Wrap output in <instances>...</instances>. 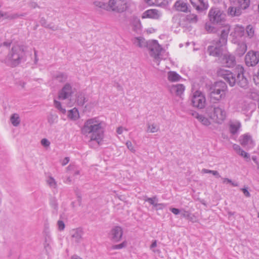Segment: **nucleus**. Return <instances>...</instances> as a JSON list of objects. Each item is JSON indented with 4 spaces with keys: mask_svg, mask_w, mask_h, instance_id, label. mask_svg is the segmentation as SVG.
Here are the masks:
<instances>
[{
    "mask_svg": "<svg viewBox=\"0 0 259 259\" xmlns=\"http://www.w3.org/2000/svg\"><path fill=\"white\" fill-rule=\"evenodd\" d=\"M170 210L175 214H178L180 213V210L178 208H172Z\"/></svg>",
    "mask_w": 259,
    "mask_h": 259,
    "instance_id": "obj_62",
    "label": "nucleus"
},
{
    "mask_svg": "<svg viewBox=\"0 0 259 259\" xmlns=\"http://www.w3.org/2000/svg\"><path fill=\"white\" fill-rule=\"evenodd\" d=\"M40 22L41 25L42 26H44L45 27H46V28L49 27V25L47 24L46 20L45 19L41 18L40 21Z\"/></svg>",
    "mask_w": 259,
    "mask_h": 259,
    "instance_id": "obj_59",
    "label": "nucleus"
},
{
    "mask_svg": "<svg viewBox=\"0 0 259 259\" xmlns=\"http://www.w3.org/2000/svg\"><path fill=\"white\" fill-rule=\"evenodd\" d=\"M11 44H12L11 41H5L3 43L1 44L0 45H1V47L2 46H3L7 47H10Z\"/></svg>",
    "mask_w": 259,
    "mask_h": 259,
    "instance_id": "obj_63",
    "label": "nucleus"
},
{
    "mask_svg": "<svg viewBox=\"0 0 259 259\" xmlns=\"http://www.w3.org/2000/svg\"><path fill=\"white\" fill-rule=\"evenodd\" d=\"M192 115L204 125L208 126L211 123L210 120L203 115L199 114L197 112L193 113Z\"/></svg>",
    "mask_w": 259,
    "mask_h": 259,
    "instance_id": "obj_26",
    "label": "nucleus"
},
{
    "mask_svg": "<svg viewBox=\"0 0 259 259\" xmlns=\"http://www.w3.org/2000/svg\"><path fill=\"white\" fill-rule=\"evenodd\" d=\"M81 133L90 138V142L95 141L100 145L104 138L103 123L97 117L88 119L81 127Z\"/></svg>",
    "mask_w": 259,
    "mask_h": 259,
    "instance_id": "obj_1",
    "label": "nucleus"
},
{
    "mask_svg": "<svg viewBox=\"0 0 259 259\" xmlns=\"http://www.w3.org/2000/svg\"><path fill=\"white\" fill-rule=\"evenodd\" d=\"M123 130L127 131V130L125 128H123L122 126H119L117 128L116 132H117V134L120 135L122 133Z\"/></svg>",
    "mask_w": 259,
    "mask_h": 259,
    "instance_id": "obj_60",
    "label": "nucleus"
},
{
    "mask_svg": "<svg viewBox=\"0 0 259 259\" xmlns=\"http://www.w3.org/2000/svg\"><path fill=\"white\" fill-rule=\"evenodd\" d=\"M125 145L129 150L132 153H135L136 152V149L133 144L130 141H126Z\"/></svg>",
    "mask_w": 259,
    "mask_h": 259,
    "instance_id": "obj_49",
    "label": "nucleus"
},
{
    "mask_svg": "<svg viewBox=\"0 0 259 259\" xmlns=\"http://www.w3.org/2000/svg\"><path fill=\"white\" fill-rule=\"evenodd\" d=\"M72 94V87L69 83H66L59 93L58 98L60 100L68 98Z\"/></svg>",
    "mask_w": 259,
    "mask_h": 259,
    "instance_id": "obj_13",
    "label": "nucleus"
},
{
    "mask_svg": "<svg viewBox=\"0 0 259 259\" xmlns=\"http://www.w3.org/2000/svg\"><path fill=\"white\" fill-rule=\"evenodd\" d=\"M245 33L247 35V36L251 38L254 35V30L251 25H248L246 28Z\"/></svg>",
    "mask_w": 259,
    "mask_h": 259,
    "instance_id": "obj_40",
    "label": "nucleus"
},
{
    "mask_svg": "<svg viewBox=\"0 0 259 259\" xmlns=\"http://www.w3.org/2000/svg\"><path fill=\"white\" fill-rule=\"evenodd\" d=\"M51 240V236L49 234H47L46 236L45 237V247H46L47 246H49V242H50Z\"/></svg>",
    "mask_w": 259,
    "mask_h": 259,
    "instance_id": "obj_56",
    "label": "nucleus"
},
{
    "mask_svg": "<svg viewBox=\"0 0 259 259\" xmlns=\"http://www.w3.org/2000/svg\"><path fill=\"white\" fill-rule=\"evenodd\" d=\"M69 161V158L68 157H65L64 159H63L62 161V165L64 166L66 165Z\"/></svg>",
    "mask_w": 259,
    "mask_h": 259,
    "instance_id": "obj_61",
    "label": "nucleus"
},
{
    "mask_svg": "<svg viewBox=\"0 0 259 259\" xmlns=\"http://www.w3.org/2000/svg\"><path fill=\"white\" fill-rule=\"evenodd\" d=\"M11 123L14 126H17L20 123V119L19 115L17 113L13 114L10 117Z\"/></svg>",
    "mask_w": 259,
    "mask_h": 259,
    "instance_id": "obj_35",
    "label": "nucleus"
},
{
    "mask_svg": "<svg viewBox=\"0 0 259 259\" xmlns=\"http://www.w3.org/2000/svg\"><path fill=\"white\" fill-rule=\"evenodd\" d=\"M192 105L198 109H203L206 103V98L204 94L200 91L194 92L190 98Z\"/></svg>",
    "mask_w": 259,
    "mask_h": 259,
    "instance_id": "obj_7",
    "label": "nucleus"
},
{
    "mask_svg": "<svg viewBox=\"0 0 259 259\" xmlns=\"http://www.w3.org/2000/svg\"><path fill=\"white\" fill-rule=\"evenodd\" d=\"M224 46V45H222L221 44H220L219 41H216L213 45L208 46L207 51L210 55L214 57H219L222 54V47Z\"/></svg>",
    "mask_w": 259,
    "mask_h": 259,
    "instance_id": "obj_11",
    "label": "nucleus"
},
{
    "mask_svg": "<svg viewBox=\"0 0 259 259\" xmlns=\"http://www.w3.org/2000/svg\"><path fill=\"white\" fill-rule=\"evenodd\" d=\"M209 117L214 122L221 124L226 118V112L224 108L221 106L212 105L207 110Z\"/></svg>",
    "mask_w": 259,
    "mask_h": 259,
    "instance_id": "obj_6",
    "label": "nucleus"
},
{
    "mask_svg": "<svg viewBox=\"0 0 259 259\" xmlns=\"http://www.w3.org/2000/svg\"><path fill=\"white\" fill-rule=\"evenodd\" d=\"M101 8L107 11H111V8L110 7V1L108 4L102 3Z\"/></svg>",
    "mask_w": 259,
    "mask_h": 259,
    "instance_id": "obj_51",
    "label": "nucleus"
},
{
    "mask_svg": "<svg viewBox=\"0 0 259 259\" xmlns=\"http://www.w3.org/2000/svg\"><path fill=\"white\" fill-rule=\"evenodd\" d=\"M245 62L248 67L256 65L259 62V52L253 51H249L245 56Z\"/></svg>",
    "mask_w": 259,
    "mask_h": 259,
    "instance_id": "obj_10",
    "label": "nucleus"
},
{
    "mask_svg": "<svg viewBox=\"0 0 259 259\" xmlns=\"http://www.w3.org/2000/svg\"><path fill=\"white\" fill-rule=\"evenodd\" d=\"M145 201L148 202L150 204L152 205L154 207L159 206V208H161L163 205L161 203H158V199L156 196L153 197L152 198H147Z\"/></svg>",
    "mask_w": 259,
    "mask_h": 259,
    "instance_id": "obj_32",
    "label": "nucleus"
},
{
    "mask_svg": "<svg viewBox=\"0 0 259 259\" xmlns=\"http://www.w3.org/2000/svg\"><path fill=\"white\" fill-rule=\"evenodd\" d=\"M252 141L250 136L244 135L240 140V143L243 146H248L252 144Z\"/></svg>",
    "mask_w": 259,
    "mask_h": 259,
    "instance_id": "obj_33",
    "label": "nucleus"
},
{
    "mask_svg": "<svg viewBox=\"0 0 259 259\" xmlns=\"http://www.w3.org/2000/svg\"><path fill=\"white\" fill-rule=\"evenodd\" d=\"M67 171L72 172L73 176L80 174V170L77 168L76 165L73 164H70L67 167Z\"/></svg>",
    "mask_w": 259,
    "mask_h": 259,
    "instance_id": "obj_34",
    "label": "nucleus"
},
{
    "mask_svg": "<svg viewBox=\"0 0 259 259\" xmlns=\"http://www.w3.org/2000/svg\"><path fill=\"white\" fill-rule=\"evenodd\" d=\"M161 16L160 12L155 9H150L146 11L143 14V18H149L157 19Z\"/></svg>",
    "mask_w": 259,
    "mask_h": 259,
    "instance_id": "obj_22",
    "label": "nucleus"
},
{
    "mask_svg": "<svg viewBox=\"0 0 259 259\" xmlns=\"http://www.w3.org/2000/svg\"><path fill=\"white\" fill-rule=\"evenodd\" d=\"M250 4V0H238V7L241 9L242 11L243 10H245L247 8Z\"/></svg>",
    "mask_w": 259,
    "mask_h": 259,
    "instance_id": "obj_38",
    "label": "nucleus"
},
{
    "mask_svg": "<svg viewBox=\"0 0 259 259\" xmlns=\"http://www.w3.org/2000/svg\"><path fill=\"white\" fill-rule=\"evenodd\" d=\"M209 21L212 24L222 23L225 21L226 15L219 8H212L208 13Z\"/></svg>",
    "mask_w": 259,
    "mask_h": 259,
    "instance_id": "obj_8",
    "label": "nucleus"
},
{
    "mask_svg": "<svg viewBox=\"0 0 259 259\" xmlns=\"http://www.w3.org/2000/svg\"><path fill=\"white\" fill-rule=\"evenodd\" d=\"M227 92V86L223 81H218L210 88L209 97L213 102H219L225 98Z\"/></svg>",
    "mask_w": 259,
    "mask_h": 259,
    "instance_id": "obj_5",
    "label": "nucleus"
},
{
    "mask_svg": "<svg viewBox=\"0 0 259 259\" xmlns=\"http://www.w3.org/2000/svg\"><path fill=\"white\" fill-rule=\"evenodd\" d=\"M170 92L174 95L181 96L185 91V87L182 84H177L170 87Z\"/></svg>",
    "mask_w": 259,
    "mask_h": 259,
    "instance_id": "obj_21",
    "label": "nucleus"
},
{
    "mask_svg": "<svg viewBox=\"0 0 259 259\" xmlns=\"http://www.w3.org/2000/svg\"><path fill=\"white\" fill-rule=\"evenodd\" d=\"M50 205L51 207L54 209V211L55 212H57L58 208V205L56 199L53 198L51 200Z\"/></svg>",
    "mask_w": 259,
    "mask_h": 259,
    "instance_id": "obj_46",
    "label": "nucleus"
},
{
    "mask_svg": "<svg viewBox=\"0 0 259 259\" xmlns=\"http://www.w3.org/2000/svg\"><path fill=\"white\" fill-rule=\"evenodd\" d=\"M233 149L238 154L239 152H241L242 149H241L240 147L237 145V144H234L233 145Z\"/></svg>",
    "mask_w": 259,
    "mask_h": 259,
    "instance_id": "obj_57",
    "label": "nucleus"
},
{
    "mask_svg": "<svg viewBox=\"0 0 259 259\" xmlns=\"http://www.w3.org/2000/svg\"><path fill=\"white\" fill-rule=\"evenodd\" d=\"M58 116L56 114H50L48 117V122L52 124L57 122Z\"/></svg>",
    "mask_w": 259,
    "mask_h": 259,
    "instance_id": "obj_44",
    "label": "nucleus"
},
{
    "mask_svg": "<svg viewBox=\"0 0 259 259\" xmlns=\"http://www.w3.org/2000/svg\"><path fill=\"white\" fill-rule=\"evenodd\" d=\"M211 174L218 178L221 177L220 174L217 170H212Z\"/></svg>",
    "mask_w": 259,
    "mask_h": 259,
    "instance_id": "obj_64",
    "label": "nucleus"
},
{
    "mask_svg": "<svg viewBox=\"0 0 259 259\" xmlns=\"http://www.w3.org/2000/svg\"><path fill=\"white\" fill-rule=\"evenodd\" d=\"M126 245L127 242L126 241H123L120 244L113 245L111 248L112 249H120L125 247Z\"/></svg>",
    "mask_w": 259,
    "mask_h": 259,
    "instance_id": "obj_47",
    "label": "nucleus"
},
{
    "mask_svg": "<svg viewBox=\"0 0 259 259\" xmlns=\"http://www.w3.org/2000/svg\"><path fill=\"white\" fill-rule=\"evenodd\" d=\"M76 98V102L78 105L80 106H83L87 101L85 97V95L83 93H77Z\"/></svg>",
    "mask_w": 259,
    "mask_h": 259,
    "instance_id": "obj_36",
    "label": "nucleus"
},
{
    "mask_svg": "<svg viewBox=\"0 0 259 259\" xmlns=\"http://www.w3.org/2000/svg\"><path fill=\"white\" fill-rule=\"evenodd\" d=\"M54 104L55 107L57 109H58L61 112H62V113H65L66 112L65 109L63 108L62 107L61 104L60 102H59L56 100H54Z\"/></svg>",
    "mask_w": 259,
    "mask_h": 259,
    "instance_id": "obj_45",
    "label": "nucleus"
},
{
    "mask_svg": "<svg viewBox=\"0 0 259 259\" xmlns=\"http://www.w3.org/2000/svg\"><path fill=\"white\" fill-rule=\"evenodd\" d=\"M228 14L231 17H236L240 16L242 13V11L238 6H230L228 9Z\"/></svg>",
    "mask_w": 259,
    "mask_h": 259,
    "instance_id": "obj_25",
    "label": "nucleus"
},
{
    "mask_svg": "<svg viewBox=\"0 0 259 259\" xmlns=\"http://www.w3.org/2000/svg\"><path fill=\"white\" fill-rule=\"evenodd\" d=\"M241 190L242 191V192L243 193L244 195L247 197H250V193L249 192V191L247 190V189L246 188H242L241 189Z\"/></svg>",
    "mask_w": 259,
    "mask_h": 259,
    "instance_id": "obj_58",
    "label": "nucleus"
},
{
    "mask_svg": "<svg viewBox=\"0 0 259 259\" xmlns=\"http://www.w3.org/2000/svg\"><path fill=\"white\" fill-rule=\"evenodd\" d=\"M57 225L58 230L62 231L64 230L65 225L63 221L60 220H58L57 223Z\"/></svg>",
    "mask_w": 259,
    "mask_h": 259,
    "instance_id": "obj_50",
    "label": "nucleus"
},
{
    "mask_svg": "<svg viewBox=\"0 0 259 259\" xmlns=\"http://www.w3.org/2000/svg\"><path fill=\"white\" fill-rule=\"evenodd\" d=\"M147 133H154L157 132L159 130V127L156 123L149 122L147 123Z\"/></svg>",
    "mask_w": 259,
    "mask_h": 259,
    "instance_id": "obj_31",
    "label": "nucleus"
},
{
    "mask_svg": "<svg viewBox=\"0 0 259 259\" xmlns=\"http://www.w3.org/2000/svg\"><path fill=\"white\" fill-rule=\"evenodd\" d=\"M241 127V123L238 121L231 122L229 125V130L233 135L236 134Z\"/></svg>",
    "mask_w": 259,
    "mask_h": 259,
    "instance_id": "obj_27",
    "label": "nucleus"
},
{
    "mask_svg": "<svg viewBox=\"0 0 259 259\" xmlns=\"http://www.w3.org/2000/svg\"><path fill=\"white\" fill-rule=\"evenodd\" d=\"M191 4L198 11H203L207 9L208 5L204 0H190Z\"/></svg>",
    "mask_w": 259,
    "mask_h": 259,
    "instance_id": "obj_18",
    "label": "nucleus"
},
{
    "mask_svg": "<svg viewBox=\"0 0 259 259\" xmlns=\"http://www.w3.org/2000/svg\"><path fill=\"white\" fill-rule=\"evenodd\" d=\"M244 69L242 67L238 68V72L234 73L230 70L219 68L217 70L219 76L223 77L231 87L237 84L240 87L246 89L248 85V80L244 76Z\"/></svg>",
    "mask_w": 259,
    "mask_h": 259,
    "instance_id": "obj_2",
    "label": "nucleus"
},
{
    "mask_svg": "<svg viewBox=\"0 0 259 259\" xmlns=\"http://www.w3.org/2000/svg\"><path fill=\"white\" fill-rule=\"evenodd\" d=\"M223 61V63L228 67H233L236 64L235 57L231 54L225 55Z\"/></svg>",
    "mask_w": 259,
    "mask_h": 259,
    "instance_id": "obj_23",
    "label": "nucleus"
},
{
    "mask_svg": "<svg viewBox=\"0 0 259 259\" xmlns=\"http://www.w3.org/2000/svg\"><path fill=\"white\" fill-rule=\"evenodd\" d=\"M186 20L189 23H196L198 21V17L196 15L191 14L187 15L186 17Z\"/></svg>",
    "mask_w": 259,
    "mask_h": 259,
    "instance_id": "obj_39",
    "label": "nucleus"
},
{
    "mask_svg": "<svg viewBox=\"0 0 259 259\" xmlns=\"http://www.w3.org/2000/svg\"><path fill=\"white\" fill-rule=\"evenodd\" d=\"M191 4L198 11H203L207 9L208 5L204 0H190Z\"/></svg>",
    "mask_w": 259,
    "mask_h": 259,
    "instance_id": "obj_17",
    "label": "nucleus"
},
{
    "mask_svg": "<svg viewBox=\"0 0 259 259\" xmlns=\"http://www.w3.org/2000/svg\"><path fill=\"white\" fill-rule=\"evenodd\" d=\"M68 118L72 120H76L79 117V115L77 109L75 108L68 111Z\"/></svg>",
    "mask_w": 259,
    "mask_h": 259,
    "instance_id": "obj_29",
    "label": "nucleus"
},
{
    "mask_svg": "<svg viewBox=\"0 0 259 259\" xmlns=\"http://www.w3.org/2000/svg\"><path fill=\"white\" fill-rule=\"evenodd\" d=\"M191 4L198 11H203L207 9L208 5L204 0H190Z\"/></svg>",
    "mask_w": 259,
    "mask_h": 259,
    "instance_id": "obj_19",
    "label": "nucleus"
},
{
    "mask_svg": "<svg viewBox=\"0 0 259 259\" xmlns=\"http://www.w3.org/2000/svg\"><path fill=\"white\" fill-rule=\"evenodd\" d=\"M56 78L59 82H63L66 80L67 76L64 73H60L56 75Z\"/></svg>",
    "mask_w": 259,
    "mask_h": 259,
    "instance_id": "obj_43",
    "label": "nucleus"
},
{
    "mask_svg": "<svg viewBox=\"0 0 259 259\" xmlns=\"http://www.w3.org/2000/svg\"><path fill=\"white\" fill-rule=\"evenodd\" d=\"M222 180L223 183L224 184H226V183L230 184H231L232 186H233L234 187H237L238 186V184L237 183L233 182L232 181V180L231 179H229L228 178H222Z\"/></svg>",
    "mask_w": 259,
    "mask_h": 259,
    "instance_id": "obj_48",
    "label": "nucleus"
},
{
    "mask_svg": "<svg viewBox=\"0 0 259 259\" xmlns=\"http://www.w3.org/2000/svg\"><path fill=\"white\" fill-rule=\"evenodd\" d=\"M247 45L246 43L242 42L238 44V47L236 50V54L239 56L243 55L247 51Z\"/></svg>",
    "mask_w": 259,
    "mask_h": 259,
    "instance_id": "obj_28",
    "label": "nucleus"
},
{
    "mask_svg": "<svg viewBox=\"0 0 259 259\" xmlns=\"http://www.w3.org/2000/svg\"><path fill=\"white\" fill-rule=\"evenodd\" d=\"M253 79L255 83L259 85V69L257 72L253 75Z\"/></svg>",
    "mask_w": 259,
    "mask_h": 259,
    "instance_id": "obj_54",
    "label": "nucleus"
},
{
    "mask_svg": "<svg viewBox=\"0 0 259 259\" xmlns=\"http://www.w3.org/2000/svg\"><path fill=\"white\" fill-rule=\"evenodd\" d=\"M111 11L121 13L128 8L127 0H110Z\"/></svg>",
    "mask_w": 259,
    "mask_h": 259,
    "instance_id": "obj_9",
    "label": "nucleus"
},
{
    "mask_svg": "<svg viewBox=\"0 0 259 259\" xmlns=\"http://www.w3.org/2000/svg\"><path fill=\"white\" fill-rule=\"evenodd\" d=\"M157 246V241L154 240L151 245H150V249H152V251L155 253H159L160 252V251L159 249H154V248L156 247Z\"/></svg>",
    "mask_w": 259,
    "mask_h": 259,
    "instance_id": "obj_52",
    "label": "nucleus"
},
{
    "mask_svg": "<svg viewBox=\"0 0 259 259\" xmlns=\"http://www.w3.org/2000/svg\"><path fill=\"white\" fill-rule=\"evenodd\" d=\"M238 154L245 159H249V155L242 149Z\"/></svg>",
    "mask_w": 259,
    "mask_h": 259,
    "instance_id": "obj_55",
    "label": "nucleus"
},
{
    "mask_svg": "<svg viewBox=\"0 0 259 259\" xmlns=\"http://www.w3.org/2000/svg\"><path fill=\"white\" fill-rule=\"evenodd\" d=\"M130 25L132 30L134 32L140 33L142 30V25L139 18L136 16H133L131 19Z\"/></svg>",
    "mask_w": 259,
    "mask_h": 259,
    "instance_id": "obj_16",
    "label": "nucleus"
},
{
    "mask_svg": "<svg viewBox=\"0 0 259 259\" xmlns=\"http://www.w3.org/2000/svg\"><path fill=\"white\" fill-rule=\"evenodd\" d=\"M150 5H154L156 6H162L165 5L166 0H145Z\"/></svg>",
    "mask_w": 259,
    "mask_h": 259,
    "instance_id": "obj_37",
    "label": "nucleus"
},
{
    "mask_svg": "<svg viewBox=\"0 0 259 259\" xmlns=\"http://www.w3.org/2000/svg\"><path fill=\"white\" fill-rule=\"evenodd\" d=\"M132 41L136 47L140 48L147 47L150 56L154 58L156 62L162 59L161 53L162 49L157 40H152L147 41L143 37L139 36L134 37Z\"/></svg>",
    "mask_w": 259,
    "mask_h": 259,
    "instance_id": "obj_3",
    "label": "nucleus"
},
{
    "mask_svg": "<svg viewBox=\"0 0 259 259\" xmlns=\"http://www.w3.org/2000/svg\"><path fill=\"white\" fill-rule=\"evenodd\" d=\"M48 185L52 188H56L57 186V182L52 177H49L47 180Z\"/></svg>",
    "mask_w": 259,
    "mask_h": 259,
    "instance_id": "obj_42",
    "label": "nucleus"
},
{
    "mask_svg": "<svg viewBox=\"0 0 259 259\" xmlns=\"http://www.w3.org/2000/svg\"><path fill=\"white\" fill-rule=\"evenodd\" d=\"M70 234L73 241L79 243L82 239L83 231L81 228H78L72 230Z\"/></svg>",
    "mask_w": 259,
    "mask_h": 259,
    "instance_id": "obj_20",
    "label": "nucleus"
},
{
    "mask_svg": "<svg viewBox=\"0 0 259 259\" xmlns=\"http://www.w3.org/2000/svg\"><path fill=\"white\" fill-rule=\"evenodd\" d=\"M230 31V26L226 25L221 27V35L219 40L220 44L222 45H226L227 42V38L228 34Z\"/></svg>",
    "mask_w": 259,
    "mask_h": 259,
    "instance_id": "obj_14",
    "label": "nucleus"
},
{
    "mask_svg": "<svg viewBox=\"0 0 259 259\" xmlns=\"http://www.w3.org/2000/svg\"><path fill=\"white\" fill-rule=\"evenodd\" d=\"M24 56L22 47L13 46L5 59V63L11 67H15L21 63Z\"/></svg>",
    "mask_w": 259,
    "mask_h": 259,
    "instance_id": "obj_4",
    "label": "nucleus"
},
{
    "mask_svg": "<svg viewBox=\"0 0 259 259\" xmlns=\"http://www.w3.org/2000/svg\"><path fill=\"white\" fill-rule=\"evenodd\" d=\"M244 28L241 25H236L234 28V31L232 32L230 35L236 37H241L245 34Z\"/></svg>",
    "mask_w": 259,
    "mask_h": 259,
    "instance_id": "obj_24",
    "label": "nucleus"
},
{
    "mask_svg": "<svg viewBox=\"0 0 259 259\" xmlns=\"http://www.w3.org/2000/svg\"><path fill=\"white\" fill-rule=\"evenodd\" d=\"M205 28L209 33H216L218 31L217 28L210 23H206L205 24Z\"/></svg>",
    "mask_w": 259,
    "mask_h": 259,
    "instance_id": "obj_41",
    "label": "nucleus"
},
{
    "mask_svg": "<svg viewBox=\"0 0 259 259\" xmlns=\"http://www.w3.org/2000/svg\"><path fill=\"white\" fill-rule=\"evenodd\" d=\"M174 6L176 10L179 12L187 13L190 11V7L189 4L182 0L176 1Z\"/></svg>",
    "mask_w": 259,
    "mask_h": 259,
    "instance_id": "obj_15",
    "label": "nucleus"
},
{
    "mask_svg": "<svg viewBox=\"0 0 259 259\" xmlns=\"http://www.w3.org/2000/svg\"><path fill=\"white\" fill-rule=\"evenodd\" d=\"M41 144L44 147L46 148L49 147L50 145V141L46 138L42 139L41 140Z\"/></svg>",
    "mask_w": 259,
    "mask_h": 259,
    "instance_id": "obj_53",
    "label": "nucleus"
},
{
    "mask_svg": "<svg viewBox=\"0 0 259 259\" xmlns=\"http://www.w3.org/2000/svg\"><path fill=\"white\" fill-rule=\"evenodd\" d=\"M123 235V230L121 227L115 226L110 231V237L112 241L115 242L119 241Z\"/></svg>",
    "mask_w": 259,
    "mask_h": 259,
    "instance_id": "obj_12",
    "label": "nucleus"
},
{
    "mask_svg": "<svg viewBox=\"0 0 259 259\" xmlns=\"http://www.w3.org/2000/svg\"><path fill=\"white\" fill-rule=\"evenodd\" d=\"M168 80L175 82L180 80L181 77L180 75L175 71H169L167 76Z\"/></svg>",
    "mask_w": 259,
    "mask_h": 259,
    "instance_id": "obj_30",
    "label": "nucleus"
}]
</instances>
